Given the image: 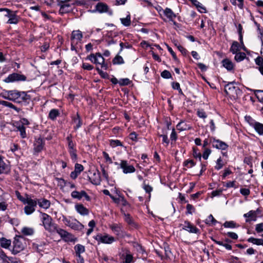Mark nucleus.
I'll use <instances>...</instances> for the list:
<instances>
[{
	"mask_svg": "<svg viewBox=\"0 0 263 263\" xmlns=\"http://www.w3.org/2000/svg\"><path fill=\"white\" fill-rule=\"evenodd\" d=\"M84 170L83 166L79 163H76L74 166V172H76L78 174H80Z\"/></svg>",
	"mask_w": 263,
	"mask_h": 263,
	"instance_id": "nucleus-51",
	"label": "nucleus"
},
{
	"mask_svg": "<svg viewBox=\"0 0 263 263\" xmlns=\"http://www.w3.org/2000/svg\"><path fill=\"white\" fill-rule=\"evenodd\" d=\"M12 257L7 256L3 250L0 249V263H14Z\"/></svg>",
	"mask_w": 263,
	"mask_h": 263,
	"instance_id": "nucleus-19",
	"label": "nucleus"
},
{
	"mask_svg": "<svg viewBox=\"0 0 263 263\" xmlns=\"http://www.w3.org/2000/svg\"><path fill=\"white\" fill-rule=\"evenodd\" d=\"M217 222V221L214 218L212 214H210L205 219V223L208 224H212L213 225H215Z\"/></svg>",
	"mask_w": 263,
	"mask_h": 263,
	"instance_id": "nucleus-44",
	"label": "nucleus"
},
{
	"mask_svg": "<svg viewBox=\"0 0 263 263\" xmlns=\"http://www.w3.org/2000/svg\"><path fill=\"white\" fill-rule=\"evenodd\" d=\"M6 11L7 14L5 15L9 18L7 23L11 24H16L18 22V19L17 16L15 14H11V11L8 8H0V12Z\"/></svg>",
	"mask_w": 263,
	"mask_h": 263,
	"instance_id": "nucleus-11",
	"label": "nucleus"
},
{
	"mask_svg": "<svg viewBox=\"0 0 263 263\" xmlns=\"http://www.w3.org/2000/svg\"><path fill=\"white\" fill-rule=\"evenodd\" d=\"M245 120L249 124V125L251 127H253L255 123L257 122L255 120H254L251 116H246L245 117Z\"/></svg>",
	"mask_w": 263,
	"mask_h": 263,
	"instance_id": "nucleus-48",
	"label": "nucleus"
},
{
	"mask_svg": "<svg viewBox=\"0 0 263 263\" xmlns=\"http://www.w3.org/2000/svg\"><path fill=\"white\" fill-rule=\"evenodd\" d=\"M133 257L130 254H127L125 258V263H131L133 261Z\"/></svg>",
	"mask_w": 263,
	"mask_h": 263,
	"instance_id": "nucleus-64",
	"label": "nucleus"
},
{
	"mask_svg": "<svg viewBox=\"0 0 263 263\" xmlns=\"http://www.w3.org/2000/svg\"><path fill=\"white\" fill-rule=\"evenodd\" d=\"M2 96L5 99L20 103L24 105H27L31 101L30 96L25 91L6 90L2 93Z\"/></svg>",
	"mask_w": 263,
	"mask_h": 263,
	"instance_id": "nucleus-1",
	"label": "nucleus"
},
{
	"mask_svg": "<svg viewBox=\"0 0 263 263\" xmlns=\"http://www.w3.org/2000/svg\"><path fill=\"white\" fill-rule=\"evenodd\" d=\"M255 230L257 233H260L263 231V222L258 223L255 226Z\"/></svg>",
	"mask_w": 263,
	"mask_h": 263,
	"instance_id": "nucleus-61",
	"label": "nucleus"
},
{
	"mask_svg": "<svg viewBox=\"0 0 263 263\" xmlns=\"http://www.w3.org/2000/svg\"><path fill=\"white\" fill-rule=\"evenodd\" d=\"M68 152L72 160L76 161L77 159V150L76 149H69Z\"/></svg>",
	"mask_w": 263,
	"mask_h": 263,
	"instance_id": "nucleus-49",
	"label": "nucleus"
},
{
	"mask_svg": "<svg viewBox=\"0 0 263 263\" xmlns=\"http://www.w3.org/2000/svg\"><path fill=\"white\" fill-rule=\"evenodd\" d=\"M197 114L201 118L205 119L207 117L205 112L203 109H199L197 112Z\"/></svg>",
	"mask_w": 263,
	"mask_h": 263,
	"instance_id": "nucleus-58",
	"label": "nucleus"
},
{
	"mask_svg": "<svg viewBox=\"0 0 263 263\" xmlns=\"http://www.w3.org/2000/svg\"><path fill=\"white\" fill-rule=\"evenodd\" d=\"M211 153V151L209 148H205L203 154H202V157L204 159L206 160L208 159L209 155H210Z\"/></svg>",
	"mask_w": 263,
	"mask_h": 263,
	"instance_id": "nucleus-59",
	"label": "nucleus"
},
{
	"mask_svg": "<svg viewBox=\"0 0 263 263\" xmlns=\"http://www.w3.org/2000/svg\"><path fill=\"white\" fill-rule=\"evenodd\" d=\"M34 199L36 201V205L38 204L41 208L48 209L50 206V201L45 198H41L40 199Z\"/></svg>",
	"mask_w": 263,
	"mask_h": 263,
	"instance_id": "nucleus-20",
	"label": "nucleus"
},
{
	"mask_svg": "<svg viewBox=\"0 0 263 263\" xmlns=\"http://www.w3.org/2000/svg\"><path fill=\"white\" fill-rule=\"evenodd\" d=\"M94 178L89 179L91 180V182L95 185H99L101 182V178L100 174L99 173H93Z\"/></svg>",
	"mask_w": 263,
	"mask_h": 263,
	"instance_id": "nucleus-34",
	"label": "nucleus"
},
{
	"mask_svg": "<svg viewBox=\"0 0 263 263\" xmlns=\"http://www.w3.org/2000/svg\"><path fill=\"white\" fill-rule=\"evenodd\" d=\"M26 77L23 74L17 73H13L9 74L4 80L5 82H13L14 81H25Z\"/></svg>",
	"mask_w": 263,
	"mask_h": 263,
	"instance_id": "nucleus-10",
	"label": "nucleus"
},
{
	"mask_svg": "<svg viewBox=\"0 0 263 263\" xmlns=\"http://www.w3.org/2000/svg\"><path fill=\"white\" fill-rule=\"evenodd\" d=\"M71 196L73 198L77 199L78 200H80L83 197H84L87 201L90 200V197L84 191H81V192L74 191L71 192Z\"/></svg>",
	"mask_w": 263,
	"mask_h": 263,
	"instance_id": "nucleus-13",
	"label": "nucleus"
},
{
	"mask_svg": "<svg viewBox=\"0 0 263 263\" xmlns=\"http://www.w3.org/2000/svg\"><path fill=\"white\" fill-rule=\"evenodd\" d=\"M211 142L213 146L217 149L225 150L228 147V145L225 142L215 138L211 140Z\"/></svg>",
	"mask_w": 263,
	"mask_h": 263,
	"instance_id": "nucleus-16",
	"label": "nucleus"
},
{
	"mask_svg": "<svg viewBox=\"0 0 263 263\" xmlns=\"http://www.w3.org/2000/svg\"><path fill=\"white\" fill-rule=\"evenodd\" d=\"M161 76L165 79H168L171 78L172 75L170 72L167 70H164L161 73Z\"/></svg>",
	"mask_w": 263,
	"mask_h": 263,
	"instance_id": "nucleus-56",
	"label": "nucleus"
},
{
	"mask_svg": "<svg viewBox=\"0 0 263 263\" xmlns=\"http://www.w3.org/2000/svg\"><path fill=\"white\" fill-rule=\"evenodd\" d=\"M73 121L74 123L76 124V125L74 126V129L77 130L81 126L82 124V122L80 116L78 112L77 113L76 116L73 118Z\"/></svg>",
	"mask_w": 263,
	"mask_h": 263,
	"instance_id": "nucleus-28",
	"label": "nucleus"
},
{
	"mask_svg": "<svg viewBox=\"0 0 263 263\" xmlns=\"http://www.w3.org/2000/svg\"><path fill=\"white\" fill-rule=\"evenodd\" d=\"M223 226L225 228H234L236 227V223L233 221H226Z\"/></svg>",
	"mask_w": 263,
	"mask_h": 263,
	"instance_id": "nucleus-50",
	"label": "nucleus"
},
{
	"mask_svg": "<svg viewBox=\"0 0 263 263\" xmlns=\"http://www.w3.org/2000/svg\"><path fill=\"white\" fill-rule=\"evenodd\" d=\"M16 195L17 198L22 201L24 204L27 205L24 207V213L27 215L32 214L35 210L36 206V201L35 199L31 198V196L28 195H26V197L24 198L21 196L18 191L16 192Z\"/></svg>",
	"mask_w": 263,
	"mask_h": 263,
	"instance_id": "nucleus-2",
	"label": "nucleus"
},
{
	"mask_svg": "<svg viewBox=\"0 0 263 263\" xmlns=\"http://www.w3.org/2000/svg\"><path fill=\"white\" fill-rule=\"evenodd\" d=\"M240 83H227L224 85V91L227 95L234 98L237 97L241 93V91L237 84Z\"/></svg>",
	"mask_w": 263,
	"mask_h": 263,
	"instance_id": "nucleus-4",
	"label": "nucleus"
},
{
	"mask_svg": "<svg viewBox=\"0 0 263 263\" xmlns=\"http://www.w3.org/2000/svg\"><path fill=\"white\" fill-rule=\"evenodd\" d=\"M223 166V164L222 163V160L221 157L219 158L216 161V165L215 166V168L217 170H220Z\"/></svg>",
	"mask_w": 263,
	"mask_h": 263,
	"instance_id": "nucleus-52",
	"label": "nucleus"
},
{
	"mask_svg": "<svg viewBox=\"0 0 263 263\" xmlns=\"http://www.w3.org/2000/svg\"><path fill=\"white\" fill-rule=\"evenodd\" d=\"M177 129L180 131H184L191 129L192 128V126L190 125L187 124L185 122L182 121L178 123L177 125Z\"/></svg>",
	"mask_w": 263,
	"mask_h": 263,
	"instance_id": "nucleus-26",
	"label": "nucleus"
},
{
	"mask_svg": "<svg viewBox=\"0 0 263 263\" xmlns=\"http://www.w3.org/2000/svg\"><path fill=\"white\" fill-rule=\"evenodd\" d=\"M70 1V0L61 1L58 3V6H59L60 7L59 10V13L60 14H63L69 12V8L70 7V5L68 3V2Z\"/></svg>",
	"mask_w": 263,
	"mask_h": 263,
	"instance_id": "nucleus-15",
	"label": "nucleus"
},
{
	"mask_svg": "<svg viewBox=\"0 0 263 263\" xmlns=\"http://www.w3.org/2000/svg\"><path fill=\"white\" fill-rule=\"evenodd\" d=\"M187 213L189 214H192L195 211V208L191 204H187L186 205Z\"/></svg>",
	"mask_w": 263,
	"mask_h": 263,
	"instance_id": "nucleus-57",
	"label": "nucleus"
},
{
	"mask_svg": "<svg viewBox=\"0 0 263 263\" xmlns=\"http://www.w3.org/2000/svg\"><path fill=\"white\" fill-rule=\"evenodd\" d=\"M74 250L76 254H81L85 252V247L84 246L78 244L74 246Z\"/></svg>",
	"mask_w": 263,
	"mask_h": 263,
	"instance_id": "nucleus-41",
	"label": "nucleus"
},
{
	"mask_svg": "<svg viewBox=\"0 0 263 263\" xmlns=\"http://www.w3.org/2000/svg\"><path fill=\"white\" fill-rule=\"evenodd\" d=\"M114 164L118 166V168L122 169L124 174L133 173L136 171L135 167L130 165L127 161L125 160H121L120 162H115Z\"/></svg>",
	"mask_w": 263,
	"mask_h": 263,
	"instance_id": "nucleus-7",
	"label": "nucleus"
},
{
	"mask_svg": "<svg viewBox=\"0 0 263 263\" xmlns=\"http://www.w3.org/2000/svg\"><path fill=\"white\" fill-rule=\"evenodd\" d=\"M62 221L66 226L76 231H81L84 228V225L76 219L63 217Z\"/></svg>",
	"mask_w": 263,
	"mask_h": 263,
	"instance_id": "nucleus-5",
	"label": "nucleus"
},
{
	"mask_svg": "<svg viewBox=\"0 0 263 263\" xmlns=\"http://www.w3.org/2000/svg\"><path fill=\"white\" fill-rule=\"evenodd\" d=\"M121 23L125 26H129L130 25V16L128 15L125 18H121Z\"/></svg>",
	"mask_w": 263,
	"mask_h": 263,
	"instance_id": "nucleus-42",
	"label": "nucleus"
},
{
	"mask_svg": "<svg viewBox=\"0 0 263 263\" xmlns=\"http://www.w3.org/2000/svg\"><path fill=\"white\" fill-rule=\"evenodd\" d=\"M60 112L57 109H52L48 115V117L52 120H54L57 117L59 116Z\"/></svg>",
	"mask_w": 263,
	"mask_h": 263,
	"instance_id": "nucleus-33",
	"label": "nucleus"
},
{
	"mask_svg": "<svg viewBox=\"0 0 263 263\" xmlns=\"http://www.w3.org/2000/svg\"><path fill=\"white\" fill-rule=\"evenodd\" d=\"M164 15L171 22H173V20L176 17V14L169 8H166L163 10Z\"/></svg>",
	"mask_w": 263,
	"mask_h": 263,
	"instance_id": "nucleus-24",
	"label": "nucleus"
},
{
	"mask_svg": "<svg viewBox=\"0 0 263 263\" xmlns=\"http://www.w3.org/2000/svg\"><path fill=\"white\" fill-rule=\"evenodd\" d=\"M244 217L246 218V222H248L251 221H255L257 217V213L256 211L251 210L247 213L243 215Z\"/></svg>",
	"mask_w": 263,
	"mask_h": 263,
	"instance_id": "nucleus-23",
	"label": "nucleus"
},
{
	"mask_svg": "<svg viewBox=\"0 0 263 263\" xmlns=\"http://www.w3.org/2000/svg\"><path fill=\"white\" fill-rule=\"evenodd\" d=\"M45 142L44 140L39 137L35 139L34 143V151L36 153L42 151L44 146Z\"/></svg>",
	"mask_w": 263,
	"mask_h": 263,
	"instance_id": "nucleus-18",
	"label": "nucleus"
},
{
	"mask_svg": "<svg viewBox=\"0 0 263 263\" xmlns=\"http://www.w3.org/2000/svg\"><path fill=\"white\" fill-rule=\"evenodd\" d=\"M256 92L257 93H256V96L259 102L263 103V97L261 96V93H263V91L257 90H256Z\"/></svg>",
	"mask_w": 263,
	"mask_h": 263,
	"instance_id": "nucleus-63",
	"label": "nucleus"
},
{
	"mask_svg": "<svg viewBox=\"0 0 263 263\" xmlns=\"http://www.w3.org/2000/svg\"><path fill=\"white\" fill-rule=\"evenodd\" d=\"M62 239L66 242H74L76 240V238L74 236L69 232L68 233V235H66Z\"/></svg>",
	"mask_w": 263,
	"mask_h": 263,
	"instance_id": "nucleus-46",
	"label": "nucleus"
},
{
	"mask_svg": "<svg viewBox=\"0 0 263 263\" xmlns=\"http://www.w3.org/2000/svg\"><path fill=\"white\" fill-rule=\"evenodd\" d=\"M16 128L20 132V135L22 138H26V128L23 125H18L16 126Z\"/></svg>",
	"mask_w": 263,
	"mask_h": 263,
	"instance_id": "nucleus-36",
	"label": "nucleus"
},
{
	"mask_svg": "<svg viewBox=\"0 0 263 263\" xmlns=\"http://www.w3.org/2000/svg\"><path fill=\"white\" fill-rule=\"evenodd\" d=\"M192 4L197 7V8L201 13H204L206 12L205 8L197 0V3L193 2Z\"/></svg>",
	"mask_w": 263,
	"mask_h": 263,
	"instance_id": "nucleus-43",
	"label": "nucleus"
},
{
	"mask_svg": "<svg viewBox=\"0 0 263 263\" xmlns=\"http://www.w3.org/2000/svg\"><path fill=\"white\" fill-rule=\"evenodd\" d=\"M112 64L114 65L122 64L124 63L123 59L118 53L112 60Z\"/></svg>",
	"mask_w": 263,
	"mask_h": 263,
	"instance_id": "nucleus-37",
	"label": "nucleus"
},
{
	"mask_svg": "<svg viewBox=\"0 0 263 263\" xmlns=\"http://www.w3.org/2000/svg\"><path fill=\"white\" fill-rule=\"evenodd\" d=\"M76 211L82 216H86L89 214V210L82 204H76L74 206Z\"/></svg>",
	"mask_w": 263,
	"mask_h": 263,
	"instance_id": "nucleus-22",
	"label": "nucleus"
},
{
	"mask_svg": "<svg viewBox=\"0 0 263 263\" xmlns=\"http://www.w3.org/2000/svg\"><path fill=\"white\" fill-rule=\"evenodd\" d=\"M88 59L91 61V62L101 65L102 68L106 70L108 68V65L104 61V59L102 54L99 53H96V54L92 53L89 55Z\"/></svg>",
	"mask_w": 263,
	"mask_h": 263,
	"instance_id": "nucleus-6",
	"label": "nucleus"
},
{
	"mask_svg": "<svg viewBox=\"0 0 263 263\" xmlns=\"http://www.w3.org/2000/svg\"><path fill=\"white\" fill-rule=\"evenodd\" d=\"M143 189L144 190L146 193H148L149 195L148 196V198L150 199L151 198V193L153 191V187L151 185L148 184H146L145 183V181L143 183L142 186Z\"/></svg>",
	"mask_w": 263,
	"mask_h": 263,
	"instance_id": "nucleus-45",
	"label": "nucleus"
},
{
	"mask_svg": "<svg viewBox=\"0 0 263 263\" xmlns=\"http://www.w3.org/2000/svg\"><path fill=\"white\" fill-rule=\"evenodd\" d=\"M56 232L63 238L66 235H68V232L61 228H57L55 226Z\"/></svg>",
	"mask_w": 263,
	"mask_h": 263,
	"instance_id": "nucleus-47",
	"label": "nucleus"
},
{
	"mask_svg": "<svg viewBox=\"0 0 263 263\" xmlns=\"http://www.w3.org/2000/svg\"><path fill=\"white\" fill-rule=\"evenodd\" d=\"M34 230L33 228L29 227H23L21 230V233L25 236H30L34 234Z\"/></svg>",
	"mask_w": 263,
	"mask_h": 263,
	"instance_id": "nucleus-31",
	"label": "nucleus"
},
{
	"mask_svg": "<svg viewBox=\"0 0 263 263\" xmlns=\"http://www.w3.org/2000/svg\"><path fill=\"white\" fill-rule=\"evenodd\" d=\"M110 145L113 147L117 146H122L121 142L119 140H110Z\"/></svg>",
	"mask_w": 263,
	"mask_h": 263,
	"instance_id": "nucleus-53",
	"label": "nucleus"
},
{
	"mask_svg": "<svg viewBox=\"0 0 263 263\" xmlns=\"http://www.w3.org/2000/svg\"><path fill=\"white\" fill-rule=\"evenodd\" d=\"M253 128L256 132L260 136L263 135V124L257 122Z\"/></svg>",
	"mask_w": 263,
	"mask_h": 263,
	"instance_id": "nucleus-30",
	"label": "nucleus"
},
{
	"mask_svg": "<svg viewBox=\"0 0 263 263\" xmlns=\"http://www.w3.org/2000/svg\"><path fill=\"white\" fill-rule=\"evenodd\" d=\"M240 45L237 41H234L230 48V51L233 53L235 54L240 50Z\"/></svg>",
	"mask_w": 263,
	"mask_h": 263,
	"instance_id": "nucleus-35",
	"label": "nucleus"
},
{
	"mask_svg": "<svg viewBox=\"0 0 263 263\" xmlns=\"http://www.w3.org/2000/svg\"><path fill=\"white\" fill-rule=\"evenodd\" d=\"M0 104L12 108L16 110L17 112H19L20 111V108L16 107L12 103L6 101H0Z\"/></svg>",
	"mask_w": 263,
	"mask_h": 263,
	"instance_id": "nucleus-32",
	"label": "nucleus"
},
{
	"mask_svg": "<svg viewBox=\"0 0 263 263\" xmlns=\"http://www.w3.org/2000/svg\"><path fill=\"white\" fill-rule=\"evenodd\" d=\"M109 228L116 235L119 236L122 235L123 230L120 224L113 223L109 226Z\"/></svg>",
	"mask_w": 263,
	"mask_h": 263,
	"instance_id": "nucleus-21",
	"label": "nucleus"
},
{
	"mask_svg": "<svg viewBox=\"0 0 263 263\" xmlns=\"http://www.w3.org/2000/svg\"><path fill=\"white\" fill-rule=\"evenodd\" d=\"M9 166L3 160L2 156H0V174L6 173L9 171Z\"/></svg>",
	"mask_w": 263,
	"mask_h": 263,
	"instance_id": "nucleus-25",
	"label": "nucleus"
},
{
	"mask_svg": "<svg viewBox=\"0 0 263 263\" xmlns=\"http://www.w3.org/2000/svg\"><path fill=\"white\" fill-rule=\"evenodd\" d=\"M235 54V60L238 62L243 61L246 57V55L244 52H239Z\"/></svg>",
	"mask_w": 263,
	"mask_h": 263,
	"instance_id": "nucleus-39",
	"label": "nucleus"
},
{
	"mask_svg": "<svg viewBox=\"0 0 263 263\" xmlns=\"http://www.w3.org/2000/svg\"><path fill=\"white\" fill-rule=\"evenodd\" d=\"M83 37V35L80 30H74L72 32L71 36V45L73 47V45L77 44L79 42L81 41Z\"/></svg>",
	"mask_w": 263,
	"mask_h": 263,
	"instance_id": "nucleus-12",
	"label": "nucleus"
},
{
	"mask_svg": "<svg viewBox=\"0 0 263 263\" xmlns=\"http://www.w3.org/2000/svg\"><path fill=\"white\" fill-rule=\"evenodd\" d=\"M96 9L100 13L108 12L110 15L112 14V11L108 10V6L105 3H98L96 6Z\"/></svg>",
	"mask_w": 263,
	"mask_h": 263,
	"instance_id": "nucleus-17",
	"label": "nucleus"
},
{
	"mask_svg": "<svg viewBox=\"0 0 263 263\" xmlns=\"http://www.w3.org/2000/svg\"><path fill=\"white\" fill-rule=\"evenodd\" d=\"M11 243V241L10 239H7L4 237H2L0 239V245L1 247L4 249H9Z\"/></svg>",
	"mask_w": 263,
	"mask_h": 263,
	"instance_id": "nucleus-29",
	"label": "nucleus"
},
{
	"mask_svg": "<svg viewBox=\"0 0 263 263\" xmlns=\"http://www.w3.org/2000/svg\"><path fill=\"white\" fill-rule=\"evenodd\" d=\"M94 238L98 242V243H102L105 244H111L115 241V238L107 234H98Z\"/></svg>",
	"mask_w": 263,
	"mask_h": 263,
	"instance_id": "nucleus-9",
	"label": "nucleus"
},
{
	"mask_svg": "<svg viewBox=\"0 0 263 263\" xmlns=\"http://www.w3.org/2000/svg\"><path fill=\"white\" fill-rule=\"evenodd\" d=\"M213 241H214L216 244L218 245L219 246H223L226 249L228 250H231L232 248V246L228 243H224L222 241H218L215 239L212 238Z\"/></svg>",
	"mask_w": 263,
	"mask_h": 263,
	"instance_id": "nucleus-40",
	"label": "nucleus"
},
{
	"mask_svg": "<svg viewBox=\"0 0 263 263\" xmlns=\"http://www.w3.org/2000/svg\"><path fill=\"white\" fill-rule=\"evenodd\" d=\"M41 219L46 230L51 232L55 230L56 225L52 222V218L45 213L41 212Z\"/></svg>",
	"mask_w": 263,
	"mask_h": 263,
	"instance_id": "nucleus-3",
	"label": "nucleus"
},
{
	"mask_svg": "<svg viewBox=\"0 0 263 263\" xmlns=\"http://www.w3.org/2000/svg\"><path fill=\"white\" fill-rule=\"evenodd\" d=\"M248 241L256 245L263 246V239L250 237L248 239Z\"/></svg>",
	"mask_w": 263,
	"mask_h": 263,
	"instance_id": "nucleus-38",
	"label": "nucleus"
},
{
	"mask_svg": "<svg viewBox=\"0 0 263 263\" xmlns=\"http://www.w3.org/2000/svg\"><path fill=\"white\" fill-rule=\"evenodd\" d=\"M240 193L243 196H248L250 194V191L249 189L242 188L240 190Z\"/></svg>",
	"mask_w": 263,
	"mask_h": 263,
	"instance_id": "nucleus-60",
	"label": "nucleus"
},
{
	"mask_svg": "<svg viewBox=\"0 0 263 263\" xmlns=\"http://www.w3.org/2000/svg\"><path fill=\"white\" fill-rule=\"evenodd\" d=\"M195 165V163L193 160H187L184 162V165L191 168Z\"/></svg>",
	"mask_w": 263,
	"mask_h": 263,
	"instance_id": "nucleus-54",
	"label": "nucleus"
},
{
	"mask_svg": "<svg viewBox=\"0 0 263 263\" xmlns=\"http://www.w3.org/2000/svg\"><path fill=\"white\" fill-rule=\"evenodd\" d=\"M159 136L160 137L162 138V143L166 144V146H167L169 144L170 141L168 139L167 136L166 134H161L159 135Z\"/></svg>",
	"mask_w": 263,
	"mask_h": 263,
	"instance_id": "nucleus-55",
	"label": "nucleus"
},
{
	"mask_svg": "<svg viewBox=\"0 0 263 263\" xmlns=\"http://www.w3.org/2000/svg\"><path fill=\"white\" fill-rule=\"evenodd\" d=\"M182 229L191 233L197 234L199 232V229L187 221H184L182 224Z\"/></svg>",
	"mask_w": 263,
	"mask_h": 263,
	"instance_id": "nucleus-14",
	"label": "nucleus"
},
{
	"mask_svg": "<svg viewBox=\"0 0 263 263\" xmlns=\"http://www.w3.org/2000/svg\"><path fill=\"white\" fill-rule=\"evenodd\" d=\"M222 66L229 71L232 70L234 68L233 63L228 59H223L222 61Z\"/></svg>",
	"mask_w": 263,
	"mask_h": 263,
	"instance_id": "nucleus-27",
	"label": "nucleus"
},
{
	"mask_svg": "<svg viewBox=\"0 0 263 263\" xmlns=\"http://www.w3.org/2000/svg\"><path fill=\"white\" fill-rule=\"evenodd\" d=\"M255 63L259 67L263 66V59L260 57H258L255 60Z\"/></svg>",
	"mask_w": 263,
	"mask_h": 263,
	"instance_id": "nucleus-62",
	"label": "nucleus"
},
{
	"mask_svg": "<svg viewBox=\"0 0 263 263\" xmlns=\"http://www.w3.org/2000/svg\"><path fill=\"white\" fill-rule=\"evenodd\" d=\"M24 241V240L22 236H16L14 237L13 242V247L11 251L12 254H16L24 249V244L23 242Z\"/></svg>",
	"mask_w": 263,
	"mask_h": 263,
	"instance_id": "nucleus-8",
	"label": "nucleus"
}]
</instances>
